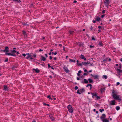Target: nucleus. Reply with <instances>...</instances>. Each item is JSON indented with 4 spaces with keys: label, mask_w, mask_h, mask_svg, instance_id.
<instances>
[{
    "label": "nucleus",
    "mask_w": 122,
    "mask_h": 122,
    "mask_svg": "<svg viewBox=\"0 0 122 122\" xmlns=\"http://www.w3.org/2000/svg\"><path fill=\"white\" fill-rule=\"evenodd\" d=\"M82 65L83 64V65H85V66H87V63H86V62H82Z\"/></svg>",
    "instance_id": "30"
},
{
    "label": "nucleus",
    "mask_w": 122,
    "mask_h": 122,
    "mask_svg": "<svg viewBox=\"0 0 122 122\" xmlns=\"http://www.w3.org/2000/svg\"><path fill=\"white\" fill-rule=\"evenodd\" d=\"M69 61L70 62H73L74 63L76 62V61L75 60H73L71 59H70L69 60Z\"/></svg>",
    "instance_id": "23"
},
{
    "label": "nucleus",
    "mask_w": 122,
    "mask_h": 122,
    "mask_svg": "<svg viewBox=\"0 0 122 122\" xmlns=\"http://www.w3.org/2000/svg\"><path fill=\"white\" fill-rule=\"evenodd\" d=\"M34 70H35L36 72V73H39L40 72V71L37 68L36 69H34Z\"/></svg>",
    "instance_id": "22"
},
{
    "label": "nucleus",
    "mask_w": 122,
    "mask_h": 122,
    "mask_svg": "<svg viewBox=\"0 0 122 122\" xmlns=\"http://www.w3.org/2000/svg\"><path fill=\"white\" fill-rule=\"evenodd\" d=\"M8 59L7 58H6L5 59V60L4 61V62H7L8 61Z\"/></svg>",
    "instance_id": "36"
},
{
    "label": "nucleus",
    "mask_w": 122,
    "mask_h": 122,
    "mask_svg": "<svg viewBox=\"0 0 122 122\" xmlns=\"http://www.w3.org/2000/svg\"><path fill=\"white\" fill-rule=\"evenodd\" d=\"M119 68H120L121 69L122 68V65L121 64H120L119 65Z\"/></svg>",
    "instance_id": "45"
},
{
    "label": "nucleus",
    "mask_w": 122,
    "mask_h": 122,
    "mask_svg": "<svg viewBox=\"0 0 122 122\" xmlns=\"http://www.w3.org/2000/svg\"><path fill=\"white\" fill-rule=\"evenodd\" d=\"M63 50L64 51H65V47L64 46H63Z\"/></svg>",
    "instance_id": "53"
},
{
    "label": "nucleus",
    "mask_w": 122,
    "mask_h": 122,
    "mask_svg": "<svg viewBox=\"0 0 122 122\" xmlns=\"http://www.w3.org/2000/svg\"><path fill=\"white\" fill-rule=\"evenodd\" d=\"M96 98L97 99H100V97L98 96H97L96 97Z\"/></svg>",
    "instance_id": "38"
},
{
    "label": "nucleus",
    "mask_w": 122,
    "mask_h": 122,
    "mask_svg": "<svg viewBox=\"0 0 122 122\" xmlns=\"http://www.w3.org/2000/svg\"><path fill=\"white\" fill-rule=\"evenodd\" d=\"M13 0L15 1H17L18 2H19V1H20L19 2H20V0Z\"/></svg>",
    "instance_id": "41"
},
{
    "label": "nucleus",
    "mask_w": 122,
    "mask_h": 122,
    "mask_svg": "<svg viewBox=\"0 0 122 122\" xmlns=\"http://www.w3.org/2000/svg\"><path fill=\"white\" fill-rule=\"evenodd\" d=\"M92 40H94L95 41V38L93 37H92Z\"/></svg>",
    "instance_id": "49"
},
{
    "label": "nucleus",
    "mask_w": 122,
    "mask_h": 122,
    "mask_svg": "<svg viewBox=\"0 0 122 122\" xmlns=\"http://www.w3.org/2000/svg\"><path fill=\"white\" fill-rule=\"evenodd\" d=\"M74 88L75 90H77L78 89V87L77 86H76Z\"/></svg>",
    "instance_id": "43"
},
{
    "label": "nucleus",
    "mask_w": 122,
    "mask_h": 122,
    "mask_svg": "<svg viewBox=\"0 0 122 122\" xmlns=\"http://www.w3.org/2000/svg\"><path fill=\"white\" fill-rule=\"evenodd\" d=\"M49 117H50V118L51 119L52 121H53L55 119L54 118V117L51 116L49 115Z\"/></svg>",
    "instance_id": "17"
},
{
    "label": "nucleus",
    "mask_w": 122,
    "mask_h": 122,
    "mask_svg": "<svg viewBox=\"0 0 122 122\" xmlns=\"http://www.w3.org/2000/svg\"><path fill=\"white\" fill-rule=\"evenodd\" d=\"M23 24L24 25H28L27 24H25V23H23Z\"/></svg>",
    "instance_id": "59"
},
{
    "label": "nucleus",
    "mask_w": 122,
    "mask_h": 122,
    "mask_svg": "<svg viewBox=\"0 0 122 122\" xmlns=\"http://www.w3.org/2000/svg\"><path fill=\"white\" fill-rule=\"evenodd\" d=\"M102 121L103 122H109V120L106 119H105L102 120Z\"/></svg>",
    "instance_id": "15"
},
{
    "label": "nucleus",
    "mask_w": 122,
    "mask_h": 122,
    "mask_svg": "<svg viewBox=\"0 0 122 122\" xmlns=\"http://www.w3.org/2000/svg\"><path fill=\"white\" fill-rule=\"evenodd\" d=\"M86 63H87V64H90V62L88 61L86 62Z\"/></svg>",
    "instance_id": "50"
},
{
    "label": "nucleus",
    "mask_w": 122,
    "mask_h": 122,
    "mask_svg": "<svg viewBox=\"0 0 122 122\" xmlns=\"http://www.w3.org/2000/svg\"><path fill=\"white\" fill-rule=\"evenodd\" d=\"M11 56H16L15 55V54H12H12Z\"/></svg>",
    "instance_id": "52"
},
{
    "label": "nucleus",
    "mask_w": 122,
    "mask_h": 122,
    "mask_svg": "<svg viewBox=\"0 0 122 122\" xmlns=\"http://www.w3.org/2000/svg\"><path fill=\"white\" fill-rule=\"evenodd\" d=\"M11 55H12L11 53H7V52H6L5 53V55H8V56L11 55Z\"/></svg>",
    "instance_id": "21"
},
{
    "label": "nucleus",
    "mask_w": 122,
    "mask_h": 122,
    "mask_svg": "<svg viewBox=\"0 0 122 122\" xmlns=\"http://www.w3.org/2000/svg\"><path fill=\"white\" fill-rule=\"evenodd\" d=\"M103 77V78L105 79H107V76L106 75H103L102 76Z\"/></svg>",
    "instance_id": "32"
},
{
    "label": "nucleus",
    "mask_w": 122,
    "mask_h": 122,
    "mask_svg": "<svg viewBox=\"0 0 122 122\" xmlns=\"http://www.w3.org/2000/svg\"><path fill=\"white\" fill-rule=\"evenodd\" d=\"M88 81L90 83H92L93 82V81L91 79L89 78L88 79Z\"/></svg>",
    "instance_id": "20"
},
{
    "label": "nucleus",
    "mask_w": 122,
    "mask_h": 122,
    "mask_svg": "<svg viewBox=\"0 0 122 122\" xmlns=\"http://www.w3.org/2000/svg\"><path fill=\"white\" fill-rule=\"evenodd\" d=\"M98 28L99 29H100L101 28V26H98Z\"/></svg>",
    "instance_id": "62"
},
{
    "label": "nucleus",
    "mask_w": 122,
    "mask_h": 122,
    "mask_svg": "<svg viewBox=\"0 0 122 122\" xmlns=\"http://www.w3.org/2000/svg\"><path fill=\"white\" fill-rule=\"evenodd\" d=\"M93 77L94 78V79H98V76L97 75H94V76H93Z\"/></svg>",
    "instance_id": "11"
},
{
    "label": "nucleus",
    "mask_w": 122,
    "mask_h": 122,
    "mask_svg": "<svg viewBox=\"0 0 122 122\" xmlns=\"http://www.w3.org/2000/svg\"><path fill=\"white\" fill-rule=\"evenodd\" d=\"M80 90V92L82 93L84 92L85 91V90L84 88H82Z\"/></svg>",
    "instance_id": "26"
},
{
    "label": "nucleus",
    "mask_w": 122,
    "mask_h": 122,
    "mask_svg": "<svg viewBox=\"0 0 122 122\" xmlns=\"http://www.w3.org/2000/svg\"><path fill=\"white\" fill-rule=\"evenodd\" d=\"M44 104L45 105H47V106H50V105L48 104H46L45 103H44Z\"/></svg>",
    "instance_id": "40"
},
{
    "label": "nucleus",
    "mask_w": 122,
    "mask_h": 122,
    "mask_svg": "<svg viewBox=\"0 0 122 122\" xmlns=\"http://www.w3.org/2000/svg\"><path fill=\"white\" fill-rule=\"evenodd\" d=\"M67 108L69 111L71 113H72L73 112V109L71 105H68L67 106Z\"/></svg>",
    "instance_id": "1"
},
{
    "label": "nucleus",
    "mask_w": 122,
    "mask_h": 122,
    "mask_svg": "<svg viewBox=\"0 0 122 122\" xmlns=\"http://www.w3.org/2000/svg\"><path fill=\"white\" fill-rule=\"evenodd\" d=\"M91 94L92 95V97L94 98L93 97L94 96L96 97L97 96V94L96 93L95 94L94 93H91Z\"/></svg>",
    "instance_id": "13"
},
{
    "label": "nucleus",
    "mask_w": 122,
    "mask_h": 122,
    "mask_svg": "<svg viewBox=\"0 0 122 122\" xmlns=\"http://www.w3.org/2000/svg\"><path fill=\"white\" fill-rule=\"evenodd\" d=\"M111 105H115V101H111Z\"/></svg>",
    "instance_id": "18"
},
{
    "label": "nucleus",
    "mask_w": 122,
    "mask_h": 122,
    "mask_svg": "<svg viewBox=\"0 0 122 122\" xmlns=\"http://www.w3.org/2000/svg\"><path fill=\"white\" fill-rule=\"evenodd\" d=\"M79 90H77V93L79 94H81V93L79 92Z\"/></svg>",
    "instance_id": "34"
},
{
    "label": "nucleus",
    "mask_w": 122,
    "mask_h": 122,
    "mask_svg": "<svg viewBox=\"0 0 122 122\" xmlns=\"http://www.w3.org/2000/svg\"><path fill=\"white\" fill-rule=\"evenodd\" d=\"M41 61H44L46 60V58L44 57L43 56H41Z\"/></svg>",
    "instance_id": "6"
},
{
    "label": "nucleus",
    "mask_w": 122,
    "mask_h": 122,
    "mask_svg": "<svg viewBox=\"0 0 122 122\" xmlns=\"http://www.w3.org/2000/svg\"><path fill=\"white\" fill-rule=\"evenodd\" d=\"M4 90H8L9 89V88L7 86L5 85H4Z\"/></svg>",
    "instance_id": "9"
},
{
    "label": "nucleus",
    "mask_w": 122,
    "mask_h": 122,
    "mask_svg": "<svg viewBox=\"0 0 122 122\" xmlns=\"http://www.w3.org/2000/svg\"><path fill=\"white\" fill-rule=\"evenodd\" d=\"M52 57L51 56H50V60H51V59H52Z\"/></svg>",
    "instance_id": "58"
},
{
    "label": "nucleus",
    "mask_w": 122,
    "mask_h": 122,
    "mask_svg": "<svg viewBox=\"0 0 122 122\" xmlns=\"http://www.w3.org/2000/svg\"><path fill=\"white\" fill-rule=\"evenodd\" d=\"M93 23H95L96 22V21H95L94 20H93Z\"/></svg>",
    "instance_id": "56"
},
{
    "label": "nucleus",
    "mask_w": 122,
    "mask_h": 122,
    "mask_svg": "<svg viewBox=\"0 0 122 122\" xmlns=\"http://www.w3.org/2000/svg\"><path fill=\"white\" fill-rule=\"evenodd\" d=\"M77 44L80 47L82 46H83V44L82 42H78L77 43Z\"/></svg>",
    "instance_id": "8"
},
{
    "label": "nucleus",
    "mask_w": 122,
    "mask_h": 122,
    "mask_svg": "<svg viewBox=\"0 0 122 122\" xmlns=\"http://www.w3.org/2000/svg\"><path fill=\"white\" fill-rule=\"evenodd\" d=\"M31 56L30 55H28L26 57V58L27 59H28Z\"/></svg>",
    "instance_id": "35"
},
{
    "label": "nucleus",
    "mask_w": 122,
    "mask_h": 122,
    "mask_svg": "<svg viewBox=\"0 0 122 122\" xmlns=\"http://www.w3.org/2000/svg\"><path fill=\"white\" fill-rule=\"evenodd\" d=\"M9 48L7 46H6L5 47V50H1V51H2L3 52H9Z\"/></svg>",
    "instance_id": "2"
},
{
    "label": "nucleus",
    "mask_w": 122,
    "mask_h": 122,
    "mask_svg": "<svg viewBox=\"0 0 122 122\" xmlns=\"http://www.w3.org/2000/svg\"><path fill=\"white\" fill-rule=\"evenodd\" d=\"M84 77V76L83 75H82V76H80L79 78L78 77H77V80H79L81 79V78H82V79Z\"/></svg>",
    "instance_id": "10"
},
{
    "label": "nucleus",
    "mask_w": 122,
    "mask_h": 122,
    "mask_svg": "<svg viewBox=\"0 0 122 122\" xmlns=\"http://www.w3.org/2000/svg\"><path fill=\"white\" fill-rule=\"evenodd\" d=\"M64 70L66 72L68 73L69 71L67 69V67L64 68Z\"/></svg>",
    "instance_id": "5"
},
{
    "label": "nucleus",
    "mask_w": 122,
    "mask_h": 122,
    "mask_svg": "<svg viewBox=\"0 0 122 122\" xmlns=\"http://www.w3.org/2000/svg\"><path fill=\"white\" fill-rule=\"evenodd\" d=\"M87 75V74L86 73H84L83 74V75Z\"/></svg>",
    "instance_id": "57"
},
{
    "label": "nucleus",
    "mask_w": 122,
    "mask_h": 122,
    "mask_svg": "<svg viewBox=\"0 0 122 122\" xmlns=\"http://www.w3.org/2000/svg\"><path fill=\"white\" fill-rule=\"evenodd\" d=\"M69 33L70 34L73 35L74 33V32L73 31L69 30Z\"/></svg>",
    "instance_id": "14"
},
{
    "label": "nucleus",
    "mask_w": 122,
    "mask_h": 122,
    "mask_svg": "<svg viewBox=\"0 0 122 122\" xmlns=\"http://www.w3.org/2000/svg\"><path fill=\"white\" fill-rule=\"evenodd\" d=\"M12 51V54H14V53H16V51L14 49H13L12 51Z\"/></svg>",
    "instance_id": "25"
},
{
    "label": "nucleus",
    "mask_w": 122,
    "mask_h": 122,
    "mask_svg": "<svg viewBox=\"0 0 122 122\" xmlns=\"http://www.w3.org/2000/svg\"><path fill=\"white\" fill-rule=\"evenodd\" d=\"M108 59V58H106V59H104L103 60V61L104 62H105V61H107V60Z\"/></svg>",
    "instance_id": "39"
},
{
    "label": "nucleus",
    "mask_w": 122,
    "mask_h": 122,
    "mask_svg": "<svg viewBox=\"0 0 122 122\" xmlns=\"http://www.w3.org/2000/svg\"><path fill=\"white\" fill-rule=\"evenodd\" d=\"M106 115L105 114H103L102 115V116L100 118L101 119L104 118L106 117Z\"/></svg>",
    "instance_id": "7"
},
{
    "label": "nucleus",
    "mask_w": 122,
    "mask_h": 122,
    "mask_svg": "<svg viewBox=\"0 0 122 122\" xmlns=\"http://www.w3.org/2000/svg\"><path fill=\"white\" fill-rule=\"evenodd\" d=\"M92 29H93L92 27V26H91V27L90 28V30H92Z\"/></svg>",
    "instance_id": "61"
},
{
    "label": "nucleus",
    "mask_w": 122,
    "mask_h": 122,
    "mask_svg": "<svg viewBox=\"0 0 122 122\" xmlns=\"http://www.w3.org/2000/svg\"><path fill=\"white\" fill-rule=\"evenodd\" d=\"M98 45L101 46H102V43L101 42H99L98 44Z\"/></svg>",
    "instance_id": "37"
},
{
    "label": "nucleus",
    "mask_w": 122,
    "mask_h": 122,
    "mask_svg": "<svg viewBox=\"0 0 122 122\" xmlns=\"http://www.w3.org/2000/svg\"><path fill=\"white\" fill-rule=\"evenodd\" d=\"M94 47V46L90 45V48Z\"/></svg>",
    "instance_id": "48"
},
{
    "label": "nucleus",
    "mask_w": 122,
    "mask_h": 122,
    "mask_svg": "<svg viewBox=\"0 0 122 122\" xmlns=\"http://www.w3.org/2000/svg\"><path fill=\"white\" fill-rule=\"evenodd\" d=\"M48 67L50 68L51 67V66L49 64H48Z\"/></svg>",
    "instance_id": "47"
},
{
    "label": "nucleus",
    "mask_w": 122,
    "mask_h": 122,
    "mask_svg": "<svg viewBox=\"0 0 122 122\" xmlns=\"http://www.w3.org/2000/svg\"><path fill=\"white\" fill-rule=\"evenodd\" d=\"M47 98H49L50 99H51V97L50 95H49L47 97Z\"/></svg>",
    "instance_id": "44"
},
{
    "label": "nucleus",
    "mask_w": 122,
    "mask_h": 122,
    "mask_svg": "<svg viewBox=\"0 0 122 122\" xmlns=\"http://www.w3.org/2000/svg\"><path fill=\"white\" fill-rule=\"evenodd\" d=\"M81 72V70H80L78 71L79 73H80Z\"/></svg>",
    "instance_id": "60"
},
{
    "label": "nucleus",
    "mask_w": 122,
    "mask_h": 122,
    "mask_svg": "<svg viewBox=\"0 0 122 122\" xmlns=\"http://www.w3.org/2000/svg\"><path fill=\"white\" fill-rule=\"evenodd\" d=\"M117 93L114 90H113L112 91V95L114 94H116Z\"/></svg>",
    "instance_id": "29"
},
{
    "label": "nucleus",
    "mask_w": 122,
    "mask_h": 122,
    "mask_svg": "<svg viewBox=\"0 0 122 122\" xmlns=\"http://www.w3.org/2000/svg\"><path fill=\"white\" fill-rule=\"evenodd\" d=\"M85 57L83 55L81 54L80 56V58L82 59H84V58Z\"/></svg>",
    "instance_id": "24"
},
{
    "label": "nucleus",
    "mask_w": 122,
    "mask_h": 122,
    "mask_svg": "<svg viewBox=\"0 0 122 122\" xmlns=\"http://www.w3.org/2000/svg\"><path fill=\"white\" fill-rule=\"evenodd\" d=\"M120 109V107L119 106H117L116 107V109L117 110H119Z\"/></svg>",
    "instance_id": "31"
},
{
    "label": "nucleus",
    "mask_w": 122,
    "mask_h": 122,
    "mask_svg": "<svg viewBox=\"0 0 122 122\" xmlns=\"http://www.w3.org/2000/svg\"><path fill=\"white\" fill-rule=\"evenodd\" d=\"M23 56L25 57L26 56V54H22Z\"/></svg>",
    "instance_id": "54"
},
{
    "label": "nucleus",
    "mask_w": 122,
    "mask_h": 122,
    "mask_svg": "<svg viewBox=\"0 0 122 122\" xmlns=\"http://www.w3.org/2000/svg\"><path fill=\"white\" fill-rule=\"evenodd\" d=\"M33 56L35 57V58L36 57V55H35V54H34L33 55Z\"/></svg>",
    "instance_id": "51"
},
{
    "label": "nucleus",
    "mask_w": 122,
    "mask_h": 122,
    "mask_svg": "<svg viewBox=\"0 0 122 122\" xmlns=\"http://www.w3.org/2000/svg\"><path fill=\"white\" fill-rule=\"evenodd\" d=\"M119 97L120 96L119 95H118V97H117V98L116 99L119 100L120 101H121V99Z\"/></svg>",
    "instance_id": "27"
},
{
    "label": "nucleus",
    "mask_w": 122,
    "mask_h": 122,
    "mask_svg": "<svg viewBox=\"0 0 122 122\" xmlns=\"http://www.w3.org/2000/svg\"><path fill=\"white\" fill-rule=\"evenodd\" d=\"M112 96L115 99H116L117 98V97H118V95L117 96L116 94H114L112 95Z\"/></svg>",
    "instance_id": "4"
},
{
    "label": "nucleus",
    "mask_w": 122,
    "mask_h": 122,
    "mask_svg": "<svg viewBox=\"0 0 122 122\" xmlns=\"http://www.w3.org/2000/svg\"><path fill=\"white\" fill-rule=\"evenodd\" d=\"M104 109H99V111L101 112H102L103 111H104Z\"/></svg>",
    "instance_id": "33"
},
{
    "label": "nucleus",
    "mask_w": 122,
    "mask_h": 122,
    "mask_svg": "<svg viewBox=\"0 0 122 122\" xmlns=\"http://www.w3.org/2000/svg\"><path fill=\"white\" fill-rule=\"evenodd\" d=\"M77 75L78 76H80V75L79 73H77Z\"/></svg>",
    "instance_id": "55"
},
{
    "label": "nucleus",
    "mask_w": 122,
    "mask_h": 122,
    "mask_svg": "<svg viewBox=\"0 0 122 122\" xmlns=\"http://www.w3.org/2000/svg\"><path fill=\"white\" fill-rule=\"evenodd\" d=\"M105 10H103L102 11V14H103L105 13Z\"/></svg>",
    "instance_id": "42"
},
{
    "label": "nucleus",
    "mask_w": 122,
    "mask_h": 122,
    "mask_svg": "<svg viewBox=\"0 0 122 122\" xmlns=\"http://www.w3.org/2000/svg\"><path fill=\"white\" fill-rule=\"evenodd\" d=\"M79 61L77 60L76 61L77 62V65L79 66H81L82 65V63H78Z\"/></svg>",
    "instance_id": "12"
},
{
    "label": "nucleus",
    "mask_w": 122,
    "mask_h": 122,
    "mask_svg": "<svg viewBox=\"0 0 122 122\" xmlns=\"http://www.w3.org/2000/svg\"><path fill=\"white\" fill-rule=\"evenodd\" d=\"M39 51L40 52H41V51H43V50L41 49H40L39 50Z\"/></svg>",
    "instance_id": "63"
},
{
    "label": "nucleus",
    "mask_w": 122,
    "mask_h": 122,
    "mask_svg": "<svg viewBox=\"0 0 122 122\" xmlns=\"http://www.w3.org/2000/svg\"><path fill=\"white\" fill-rule=\"evenodd\" d=\"M104 3L108 4H109V0H105L104 2Z\"/></svg>",
    "instance_id": "19"
},
{
    "label": "nucleus",
    "mask_w": 122,
    "mask_h": 122,
    "mask_svg": "<svg viewBox=\"0 0 122 122\" xmlns=\"http://www.w3.org/2000/svg\"><path fill=\"white\" fill-rule=\"evenodd\" d=\"M97 18L96 19V20L97 21H99L101 20V19L98 16H97Z\"/></svg>",
    "instance_id": "16"
},
{
    "label": "nucleus",
    "mask_w": 122,
    "mask_h": 122,
    "mask_svg": "<svg viewBox=\"0 0 122 122\" xmlns=\"http://www.w3.org/2000/svg\"><path fill=\"white\" fill-rule=\"evenodd\" d=\"M45 38V37H43L41 39H44Z\"/></svg>",
    "instance_id": "64"
},
{
    "label": "nucleus",
    "mask_w": 122,
    "mask_h": 122,
    "mask_svg": "<svg viewBox=\"0 0 122 122\" xmlns=\"http://www.w3.org/2000/svg\"><path fill=\"white\" fill-rule=\"evenodd\" d=\"M117 70L119 72V73H122V70H121L118 69H117Z\"/></svg>",
    "instance_id": "28"
},
{
    "label": "nucleus",
    "mask_w": 122,
    "mask_h": 122,
    "mask_svg": "<svg viewBox=\"0 0 122 122\" xmlns=\"http://www.w3.org/2000/svg\"><path fill=\"white\" fill-rule=\"evenodd\" d=\"M81 83H85L87 84L88 83V81L86 79H84L83 80H82L81 81Z\"/></svg>",
    "instance_id": "3"
},
{
    "label": "nucleus",
    "mask_w": 122,
    "mask_h": 122,
    "mask_svg": "<svg viewBox=\"0 0 122 122\" xmlns=\"http://www.w3.org/2000/svg\"><path fill=\"white\" fill-rule=\"evenodd\" d=\"M105 16V15H102L101 16V17L102 18H103Z\"/></svg>",
    "instance_id": "46"
}]
</instances>
